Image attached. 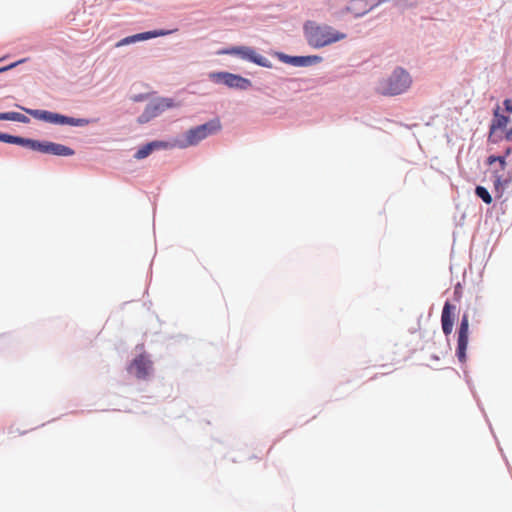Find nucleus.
<instances>
[{"label": "nucleus", "mask_w": 512, "mask_h": 512, "mask_svg": "<svg viewBox=\"0 0 512 512\" xmlns=\"http://www.w3.org/2000/svg\"><path fill=\"white\" fill-rule=\"evenodd\" d=\"M505 139L508 141H512V127L506 131Z\"/></svg>", "instance_id": "393cba45"}, {"label": "nucleus", "mask_w": 512, "mask_h": 512, "mask_svg": "<svg viewBox=\"0 0 512 512\" xmlns=\"http://www.w3.org/2000/svg\"><path fill=\"white\" fill-rule=\"evenodd\" d=\"M174 101L170 98H161L150 104H148L144 110V112L139 116V123H146L150 119L158 116L165 110L174 107Z\"/></svg>", "instance_id": "423d86ee"}, {"label": "nucleus", "mask_w": 512, "mask_h": 512, "mask_svg": "<svg viewBox=\"0 0 512 512\" xmlns=\"http://www.w3.org/2000/svg\"><path fill=\"white\" fill-rule=\"evenodd\" d=\"M495 162H499L500 169L504 170L506 168V157L505 156H489L487 158V163L489 165H492Z\"/></svg>", "instance_id": "412c9836"}, {"label": "nucleus", "mask_w": 512, "mask_h": 512, "mask_svg": "<svg viewBox=\"0 0 512 512\" xmlns=\"http://www.w3.org/2000/svg\"><path fill=\"white\" fill-rule=\"evenodd\" d=\"M504 106H505L506 112L511 114L512 113V100L506 99L504 101Z\"/></svg>", "instance_id": "b1692460"}, {"label": "nucleus", "mask_w": 512, "mask_h": 512, "mask_svg": "<svg viewBox=\"0 0 512 512\" xmlns=\"http://www.w3.org/2000/svg\"><path fill=\"white\" fill-rule=\"evenodd\" d=\"M42 143L38 140L28 139L21 137V141L19 143L20 146L27 147L31 150L41 152L42 151Z\"/></svg>", "instance_id": "f3484780"}, {"label": "nucleus", "mask_w": 512, "mask_h": 512, "mask_svg": "<svg viewBox=\"0 0 512 512\" xmlns=\"http://www.w3.org/2000/svg\"><path fill=\"white\" fill-rule=\"evenodd\" d=\"M22 109L26 113L31 115L33 118L47 122V123H52V124H57V125L78 126V127H83V126H86L91 123V121L89 119L68 117V116H64V115L50 112L47 110L26 109V108H22Z\"/></svg>", "instance_id": "7ed1b4c3"}, {"label": "nucleus", "mask_w": 512, "mask_h": 512, "mask_svg": "<svg viewBox=\"0 0 512 512\" xmlns=\"http://www.w3.org/2000/svg\"><path fill=\"white\" fill-rule=\"evenodd\" d=\"M41 153L57 156H72L74 155V150L62 144L50 141H43Z\"/></svg>", "instance_id": "ddd939ff"}, {"label": "nucleus", "mask_w": 512, "mask_h": 512, "mask_svg": "<svg viewBox=\"0 0 512 512\" xmlns=\"http://www.w3.org/2000/svg\"><path fill=\"white\" fill-rule=\"evenodd\" d=\"M455 310V306L452 305L449 301L445 302L442 314H441V324L443 333L448 336L452 333L453 325H454V317L453 312Z\"/></svg>", "instance_id": "f8f14e48"}, {"label": "nucleus", "mask_w": 512, "mask_h": 512, "mask_svg": "<svg viewBox=\"0 0 512 512\" xmlns=\"http://www.w3.org/2000/svg\"><path fill=\"white\" fill-rule=\"evenodd\" d=\"M411 84L410 74L403 68H396L391 75L379 82L377 91L383 96H396L406 92Z\"/></svg>", "instance_id": "f03ea898"}, {"label": "nucleus", "mask_w": 512, "mask_h": 512, "mask_svg": "<svg viewBox=\"0 0 512 512\" xmlns=\"http://www.w3.org/2000/svg\"><path fill=\"white\" fill-rule=\"evenodd\" d=\"M284 60L287 63L300 66V65H306L308 63L309 57H290V56H284Z\"/></svg>", "instance_id": "6ab92c4d"}, {"label": "nucleus", "mask_w": 512, "mask_h": 512, "mask_svg": "<svg viewBox=\"0 0 512 512\" xmlns=\"http://www.w3.org/2000/svg\"><path fill=\"white\" fill-rule=\"evenodd\" d=\"M223 53L237 55L242 59L248 60L262 67H271V63L267 58L257 54L254 49L247 46L232 47L226 49Z\"/></svg>", "instance_id": "39448f33"}, {"label": "nucleus", "mask_w": 512, "mask_h": 512, "mask_svg": "<svg viewBox=\"0 0 512 512\" xmlns=\"http://www.w3.org/2000/svg\"><path fill=\"white\" fill-rule=\"evenodd\" d=\"M347 9L356 16H361L368 11L367 4L363 0H352Z\"/></svg>", "instance_id": "2eb2a0df"}, {"label": "nucleus", "mask_w": 512, "mask_h": 512, "mask_svg": "<svg viewBox=\"0 0 512 512\" xmlns=\"http://www.w3.org/2000/svg\"><path fill=\"white\" fill-rule=\"evenodd\" d=\"M510 153H511V148H507L505 151V154L503 156L507 157L510 155Z\"/></svg>", "instance_id": "a878e982"}, {"label": "nucleus", "mask_w": 512, "mask_h": 512, "mask_svg": "<svg viewBox=\"0 0 512 512\" xmlns=\"http://www.w3.org/2000/svg\"><path fill=\"white\" fill-rule=\"evenodd\" d=\"M0 120L17 121V122H21V123L29 122V118L19 112L0 113Z\"/></svg>", "instance_id": "dca6fc26"}, {"label": "nucleus", "mask_w": 512, "mask_h": 512, "mask_svg": "<svg viewBox=\"0 0 512 512\" xmlns=\"http://www.w3.org/2000/svg\"><path fill=\"white\" fill-rule=\"evenodd\" d=\"M152 370V362L148 356L141 354L137 356L129 367V371L139 379L149 376Z\"/></svg>", "instance_id": "1a4fd4ad"}, {"label": "nucleus", "mask_w": 512, "mask_h": 512, "mask_svg": "<svg viewBox=\"0 0 512 512\" xmlns=\"http://www.w3.org/2000/svg\"><path fill=\"white\" fill-rule=\"evenodd\" d=\"M23 62H25V59H21V60L16 61V62H14V63H12V64H10V65H8V66L1 67V68H0V73L6 72V71H8V70H10V69H12V68H14V67H16L17 65H19V64H21V63H23Z\"/></svg>", "instance_id": "4be33fe9"}, {"label": "nucleus", "mask_w": 512, "mask_h": 512, "mask_svg": "<svg viewBox=\"0 0 512 512\" xmlns=\"http://www.w3.org/2000/svg\"><path fill=\"white\" fill-rule=\"evenodd\" d=\"M499 110H500L499 107H497L494 110V117H493L491 125H490V135L496 133L497 130L505 129L507 127L508 123L510 122L509 116L500 114Z\"/></svg>", "instance_id": "4468645a"}, {"label": "nucleus", "mask_w": 512, "mask_h": 512, "mask_svg": "<svg viewBox=\"0 0 512 512\" xmlns=\"http://www.w3.org/2000/svg\"><path fill=\"white\" fill-rule=\"evenodd\" d=\"M346 37L344 33L335 31L329 26L312 27L307 31V39L310 45L316 48L324 47Z\"/></svg>", "instance_id": "20e7f679"}, {"label": "nucleus", "mask_w": 512, "mask_h": 512, "mask_svg": "<svg viewBox=\"0 0 512 512\" xmlns=\"http://www.w3.org/2000/svg\"><path fill=\"white\" fill-rule=\"evenodd\" d=\"M476 195L481 198L486 204L492 203V197L488 190L483 186H477L475 189Z\"/></svg>", "instance_id": "a211bd4d"}, {"label": "nucleus", "mask_w": 512, "mask_h": 512, "mask_svg": "<svg viewBox=\"0 0 512 512\" xmlns=\"http://www.w3.org/2000/svg\"><path fill=\"white\" fill-rule=\"evenodd\" d=\"M0 141L1 142H5V143H9V144L19 145V143L21 141V137L20 136L9 135V134H6V133H0Z\"/></svg>", "instance_id": "aec40b11"}, {"label": "nucleus", "mask_w": 512, "mask_h": 512, "mask_svg": "<svg viewBox=\"0 0 512 512\" xmlns=\"http://www.w3.org/2000/svg\"><path fill=\"white\" fill-rule=\"evenodd\" d=\"M221 123L219 119H213L209 122H206L202 125L196 126L194 128L189 129L185 134L183 139H175L173 140L172 146L173 148L185 149L190 146L197 145L200 141L206 139L208 136L216 134L221 130Z\"/></svg>", "instance_id": "f257e3e1"}, {"label": "nucleus", "mask_w": 512, "mask_h": 512, "mask_svg": "<svg viewBox=\"0 0 512 512\" xmlns=\"http://www.w3.org/2000/svg\"><path fill=\"white\" fill-rule=\"evenodd\" d=\"M166 34H167V32L162 31V30H159V31L154 30V31L138 33V34L127 36V37L121 39L119 42L116 43V47H121V46L129 45L132 43H136L138 41H144V40H148L151 38L164 36Z\"/></svg>", "instance_id": "9d476101"}, {"label": "nucleus", "mask_w": 512, "mask_h": 512, "mask_svg": "<svg viewBox=\"0 0 512 512\" xmlns=\"http://www.w3.org/2000/svg\"><path fill=\"white\" fill-rule=\"evenodd\" d=\"M173 148L171 142L166 141H152L142 146L134 155L135 159L141 160L148 157L154 150L171 149Z\"/></svg>", "instance_id": "9b49d317"}, {"label": "nucleus", "mask_w": 512, "mask_h": 512, "mask_svg": "<svg viewBox=\"0 0 512 512\" xmlns=\"http://www.w3.org/2000/svg\"><path fill=\"white\" fill-rule=\"evenodd\" d=\"M211 77L216 81H222L226 86L230 88L245 90L251 86L249 79L228 72L215 73L212 74Z\"/></svg>", "instance_id": "6e6552de"}, {"label": "nucleus", "mask_w": 512, "mask_h": 512, "mask_svg": "<svg viewBox=\"0 0 512 512\" xmlns=\"http://www.w3.org/2000/svg\"><path fill=\"white\" fill-rule=\"evenodd\" d=\"M506 183H507V181H502L501 176H499V175L495 176L494 186L496 189H498L500 186H502L503 184H506Z\"/></svg>", "instance_id": "5701e85b"}, {"label": "nucleus", "mask_w": 512, "mask_h": 512, "mask_svg": "<svg viewBox=\"0 0 512 512\" xmlns=\"http://www.w3.org/2000/svg\"><path fill=\"white\" fill-rule=\"evenodd\" d=\"M468 335H469V318H468L467 314H464L462 316L460 326L458 328L457 349H456V355L461 363H464L466 361Z\"/></svg>", "instance_id": "0eeeda50"}]
</instances>
